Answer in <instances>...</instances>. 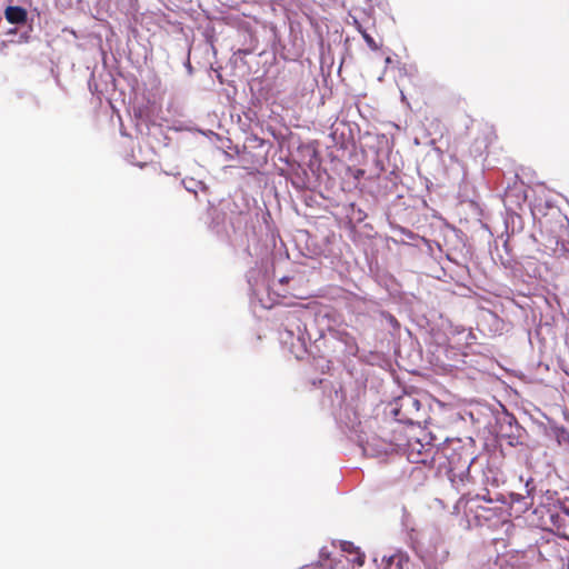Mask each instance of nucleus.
I'll return each instance as SVG.
<instances>
[{"label":"nucleus","mask_w":569,"mask_h":569,"mask_svg":"<svg viewBox=\"0 0 569 569\" xmlns=\"http://www.w3.org/2000/svg\"><path fill=\"white\" fill-rule=\"evenodd\" d=\"M390 450L403 451L412 463L427 465L433 459L436 448L430 443H422L419 439H409L406 443L401 442L400 439H395L390 443Z\"/></svg>","instance_id":"nucleus-1"},{"label":"nucleus","mask_w":569,"mask_h":569,"mask_svg":"<svg viewBox=\"0 0 569 569\" xmlns=\"http://www.w3.org/2000/svg\"><path fill=\"white\" fill-rule=\"evenodd\" d=\"M462 501H465V513L467 517H472L476 526H483L493 519H498L502 513V509L500 507H487L481 505L480 495L462 498L459 503Z\"/></svg>","instance_id":"nucleus-2"},{"label":"nucleus","mask_w":569,"mask_h":569,"mask_svg":"<svg viewBox=\"0 0 569 569\" xmlns=\"http://www.w3.org/2000/svg\"><path fill=\"white\" fill-rule=\"evenodd\" d=\"M420 401L412 396L399 398L398 407L395 409L396 419L400 422L413 425L420 422Z\"/></svg>","instance_id":"nucleus-3"},{"label":"nucleus","mask_w":569,"mask_h":569,"mask_svg":"<svg viewBox=\"0 0 569 569\" xmlns=\"http://www.w3.org/2000/svg\"><path fill=\"white\" fill-rule=\"evenodd\" d=\"M526 198L523 186L520 183L519 186L515 184L506 191L503 202L506 207L516 209L521 207Z\"/></svg>","instance_id":"nucleus-4"},{"label":"nucleus","mask_w":569,"mask_h":569,"mask_svg":"<svg viewBox=\"0 0 569 569\" xmlns=\"http://www.w3.org/2000/svg\"><path fill=\"white\" fill-rule=\"evenodd\" d=\"M509 497L511 506H517V510L519 512H526L533 505V498L531 497V490L529 489H527V495L511 492Z\"/></svg>","instance_id":"nucleus-5"},{"label":"nucleus","mask_w":569,"mask_h":569,"mask_svg":"<svg viewBox=\"0 0 569 569\" xmlns=\"http://www.w3.org/2000/svg\"><path fill=\"white\" fill-rule=\"evenodd\" d=\"M4 17L12 24H22L27 22L28 12L19 6H9L4 10Z\"/></svg>","instance_id":"nucleus-6"},{"label":"nucleus","mask_w":569,"mask_h":569,"mask_svg":"<svg viewBox=\"0 0 569 569\" xmlns=\"http://www.w3.org/2000/svg\"><path fill=\"white\" fill-rule=\"evenodd\" d=\"M352 24L359 33H362L365 31H371L376 29V19L369 14H365L363 18L353 16Z\"/></svg>","instance_id":"nucleus-7"},{"label":"nucleus","mask_w":569,"mask_h":569,"mask_svg":"<svg viewBox=\"0 0 569 569\" xmlns=\"http://www.w3.org/2000/svg\"><path fill=\"white\" fill-rule=\"evenodd\" d=\"M341 548L343 551L348 553H353L355 558H352V562L357 563L358 566H362L365 563V555L359 551L357 547L353 546L352 542L343 541L341 543Z\"/></svg>","instance_id":"nucleus-8"},{"label":"nucleus","mask_w":569,"mask_h":569,"mask_svg":"<svg viewBox=\"0 0 569 569\" xmlns=\"http://www.w3.org/2000/svg\"><path fill=\"white\" fill-rule=\"evenodd\" d=\"M363 40L366 41L367 46L373 50V51H377L379 49V46L378 43L375 41V39L371 37V34L369 33V31H365L361 33Z\"/></svg>","instance_id":"nucleus-9"},{"label":"nucleus","mask_w":569,"mask_h":569,"mask_svg":"<svg viewBox=\"0 0 569 569\" xmlns=\"http://www.w3.org/2000/svg\"><path fill=\"white\" fill-rule=\"evenodd\" d=\"M341 336L346 337L345 342L350 346V348L355 349L357 351L358 347L352 337H350L347 332L342 333Z\"/></svg>","instance_id":"nucleus-10"},{"label":"nucleus","mask_w":569,"mask_h":569,"mask_svg":"<svg viewBox=\"0 0 569 569\" xmlns=\"http://www.w3.org/2000/svg\"><path fill=\"white\" fill-rule=\"evenodd\" d=\"M302 569H333V566L332 563H329L328 566L323 563H317L309 567H305Z\"/></svg>","instance_id":"nucleus-11"},{"label":"nucleus","mask_w":569,"mask_h":569,"mask_svg":"<svg viewBox=\"0 0 569 569\" xmlns=\"http://www.w3.org/2000/svg\"><path fill=\"white\" fill-rule=\"evenodd\" d=\"M562 527L560 525L557 526V531L560 537L567 538V535L565 531L561 530Z\"/></svg>","instance_id":"nucleus-12"},{"label":"nucleus","mask_w":569,"mask_h":569,"mask_svg":"<svg viewBox=\"0 0 569 569\" xmlns=\"http://www.w3.org/2000/svg\"><path fill=\"white\" fill-rule=\"evenodd\" d=\"M483 500L486 502H492L491 498H488V496H480V501Z\"/></svg>","instance_id":"nucleus-13"},{"label":"nucleus","mask_w":569,"mask_h":569,"mask_svg":"<svg viewBox=\"0 0 569 569\" xmlns=\"http://www.w3.org/2000/svg\"><path fill=\"white\" fill-rule=\"evenodd\" d=\"M362 173H363V171H362V170H358V174H357L356 177L358 178V177H359V176H361Z\"/></svg>","instance_id":"nucleus-14"},{"label":"nucleus","mask_w":569,"mask_h":569,"mask_svg":"<svg viewBox=\"0 0 569 569\" xmlns=\"http://www.w3.org/2000/svg\"><path fill=\"white\" fill-rule=\"evenodd\" d=\"M551 519H552L553 523L556 525L557 520H555V516H551Z\"/></svg>","instance_id":"nucleus-15"}]
</instances>
